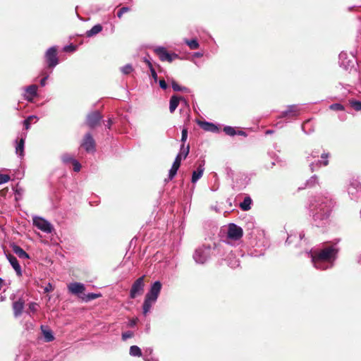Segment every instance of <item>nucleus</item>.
<instances>
[{
  "label": "nucleus",
  "instance_id": "44",
  "mask_svg": "<svg viewBox=\"0 0 361 361\" xmlns=\"http://www.w3.org/2000/svg\"><path fill=\"white\" fill-rule=\"evenodd\" d=\"M268 162L265 164V167L267 169H271L274 165H276V162L272 159H267Z\"/></svg>",
  "mask_w": 361,
  "mask_h": 361
},
{
  "label": "nucleus",
  "instance_id": "14",
  "mask_svg": "<svg viewBox=\"0 0 361 361\" xmlns=\"http://www.w3.org/2000/svg\"><path fill=\"white\" fill-rule=\"evenodd\" d=\"M204 162L202 161L199 164L197 168L193 171L192 174L191 182L192 183H197L202 176L204 171Z\"/></svg>",
  "mask_w": 361,
  "mask_h": 361
},
{
  "label": "nucleus",
  "instance_id": "58",
  "mask_svg": "<svg viewBox=\"0 0 361 361\" xmlns=\"http://www.w3.org/2000/svg\"><path fill=\"white\" fill-rule=\"evenodd\" d=\"M49 287H47V288H45V291H46V292H48V291H49V290L51 289V284H50V283L49 284Z\"/></svg>",
  "mask_w": 361,
  "mask_h": 361
},
{
  "label": "nucleus",
  "instance_id": "53",
  "mask_svg": "<svg viewBox=\"0 0 361 361\" xmlns=\"http://www.w3.org/2000/svg\"><path fill=\"white\" fill-rule=\"evenodd\" d=\"M144 62L147 65L149 69L153 68L152 63L147 59H144Z\"/></svg>",
  "mask_w": 361,
  "mask_h": 361
},
{
  "label": "nucleus",
  "instance_id": "55",
  "mask_svg": "<svg viewBox=\"0 0 361 361\" xmlns=\"http://www.w3.org/2000/svg\"><path fill=\"white\" fill-rule=\"evenodd\" d=\"M34 325L32 323H30L29 324H26V328L28 329H33Z\"/></svg>",
  "mask_w": 361,
  "mask_h": 361
},
{
  "label": "nucleus",
  "instance_id": "38",
  "mask_svg": "<svg viewBox=\"0 0 361 361\" xmlns=\"http://www.w3.org/2000/svg\"><path fill=\"white\" fill-rule=\"evenodd\" d=\"M133 71V68L130 64H127L122 68V72L126 75L130 73Z\"/></svg>",
  "mask_w": 361,
  "mask_h": 361
},
{
  "label": "nucleus",
  "instance_id": "42",
  "mask_svg": "<svg viewBox=\"0 0 361 361\" xmlns=\"http://www.w3.org/2000/svg\"><path fill=\"white\" fill-rule=\"evenodd\" d=\"M129 8L128 7H122L120 8L117 13V16L121 18L123 14L127 11H128Z\"/></svg>",
  "mask_w": 361,
  "mask_h": 361
},
{
  "label": "nucleus",
  "instance_id": "22",
  "mask_svg": "<svg viewBox=\"0 0 361 361\" xmlns=\"http://www.w3.org/2000/svg\"><path fill=\"white\" fill-rule=\"evenodd\" d=\"M329 164L328 159L324 160H315L312 163L310 164V166L312 171L317 170L318 168L321 166H326Z\"/></svg>",
  "mask_w": 361,
  "mask_h": 361
},
{
  "label": "nucleus",
  "instance_id": "47",
  "mask_svg": "<svg viewBox=\"0 0 361 361\" xmlns=\"http://www.w3.org/2000/svg\"><path fill=\"white\" fill-rule=\"evenodd\" d=\"M99 296V295H98V294H95V293H89V294L87 295V300H94V299L97 298Z\"/></svg>",
  "mask_w": 361,
  "mask_h": 361
},
{
  "label": "nucleus",
  "instance_id": "35",
  "mask_svg": "<svg viewBox=\"0 0 361 361\" xmlns=\"http://www.w3.org/2000/svg\"><path fill=\"white\" fill-rule=\"evenodd\" d=\"M11 180V177L8 174L0 173V185L8 183Z\"/></svg>",
  "mask_w": 361,
  "mask_h": 361
},
{
  "label": "nucleus",
  "instance_id": "51",
  "mask_svg": "<svg viewBox=\"0 0 361 361\" xmlns=\"http://www.w3.org/2000/svg\"><path fill=\"white\" fill-rule=\"evenodd\" d=\"M112 124H113V120L111 118H109L107 120L106 124H105V126L107 129H111Z\"/></svg>",
  "mask_w": 361,
  "mask_h": 361
},
{
  "label": "nucleus",
  "instance_id": "46",
  "mask_svg": "<svg viewBox=\"0 0 361 361\" xmlns=\"http://www.w3.org/2000/svg\"><path fill=\"white\" fill-rule=\"evenodd\" d=\"M37 304L35 302H31L29 304V309L31 312H35L37 310Z\"/></svg>",
  "mask_w": 361,
  "mask_h": 361
},
{
  "label": "nucleus",
  "instance_id": "59",
  "mask_svg": "<svg viewBox=\"0 0 361 361\" xmlns=\"http://www.w3.org/2000/svg\"><path fill=\"white\" fill-rule=\"evenodd\" d=\"M238 135H244L245 134V132H243V131L240 130V131H238Z\"/></svg>",
  "mask_w": 361,
  "mask_h": 361
},
{
  "label": "nucleus",
  "instance_id": "15",
  "mask_svg": "<svg viewBox=\"0 0 361 361\" xmlns=\"http://www.w3.org/2000/svg\"><path fill=\"white\" fill-rule=\"evenodd\" d=\"M6 258L10 262L13 269L16 271V274L20 276L22 275V270L16 257L11 254H8L6 255Z\"/></svg>",
  "mask_w": 361,
  "mask_h": 361
},
{
  "label": "nucleus",
  "instance_id": "7",
  "mask_svg": "<svg viewBox=\"0 0 361 361\" xmlns=\"http://www.w3.org/2000/svg\"><path fill=\"white\" fill-rule=\"evenodd\" d=\"M32 221L33 225L44 233H51L53 231L52 225L42 217L35 216Z\"/></svg>",
  "mask_w": 361,
  "mask_h": 361
},
{
  "label": "nucleus",
  "instance_id": "54",
  "mask_svg": "<svg viewBox=\"0 0 361 361\" xmlns=\"http://www.w3.org/2000/svg\"><path fill=\"white\" fill-rule=\"evenodd\" d=\"M329 156V154L328 153H323L322 155H321V158L322 159H324V158H328Z\"/></svg>",
  "mask_w": 361,
  "mask_h": 361
},
{
  "label": "nucleus",
  "instance_id": "23",
  "mask_svg": "<svg viewBox=\"0 0 361 361\" xmlns=\"http://www.w3.org/2000/svg\"><path fill=\"white\" fill-rule=\"evenodd\" d=\"M103 27L100 24L94 25L90 30L86 32L87 37H92L102 31Z\"/></svg>",
  "mask_w": 361,
  "mask_h": 361
},
{
  "label": "nucleus",
  "instance_id": "28",
  "mask_svg": "<svg viewBox=\"0 0 361 361\" xmlns=\"http://www.w3.org/2000/svg\"><path fill=\"white\" fill-rule=\"evenodd\" d=\"M129 353L133 357H141L142 356L141 349L137 345L130 346Z\"/></svg>",
  "mask_w": 361,
  "mask_h": 361
},
{
  "label": "nucleus",
  "instance_id": "5",
  "mask_svg": "<svg viewBox=\"0 0 361 361\" xmlns=\"http://www.w3.org/2000/svg\"><path fill=\"white\" fill-rule=\"evenodd\" d=\"M103 116L99 111H93L87 114L85 124L90 128L94 129L102 123Z\"/></svg>",
  "mask_w": 361,
  "mask_h": 361
},
{
  "label": "nucleus",
  "instance_id": "57",
  "mask_svg": "<svg viewBox=\"0 0 361 361\" xmlns=\"http://www.w3.org/2000/svg\"><path fill=\"white\" fill-rule=\"evenodd\" d=\"M305 236V234L303 232H301L299 235L300 239L302 240Z\"/></svg>",
  "mask_w": 361,
  "mask_h": 361
},
{
  "label": "nucleus",
  "instance_id": "20",
  "mask_svg": "<svg viewBox=\"0 0 361 361\" xmlns=\"http://www.w3.org/2000/svg\"><path fill=\"white\" fill-rule=\"evenodd\" d=\"M64 164L67 166H72L73 170L75 172L80 171L81 164L78 159H63Z\"/></svg>",
  "mask_w": 361,
  "mask_h": 361
},
{
  "label": "nucleus",
  "instance_id": "31",
  "mask_svg": "<svg viewBox=\"0 0 361 361\" xmlns=\"http://www.w3.org/2000/svg\"><path fill=\"white\" fill-rule=\"evenodd\" d=\"M37 90V86L36 85H31L26 88V92L31 97L36 96Z\"/></svg>",
  "mask_w": 361,
  "mask_h": 361
},
{
  "label": "nucleus",
  "instance_id": "56",
  "mask_svg": "<svg viewBox=\"0 0 361 361\" xmlns=\"http://www.w3.org/2000/svg\"><path fill=\"white\" fill-rule=\"evenodd\" d=\"M145 353L149 354V355H151L152 353V348H147V349H146Z\"/></svg>",
  "mask_w": 361,
  "mask_h": 361
},
{
  "label": "nucleus",
  "instance_id": "32",
  "mask_svg": "<svg viewBox=\"0 0 361 361\" xmlns=\"http://www.w3.org/2000/svg\"><path fill=\"white\" fill-rule=\"evenodd\" d=\"M185 43L188 45L190 49H197L199 47V43L195 39H186Z\"/></svg>",
  "mask_w": 361,
  "mask_h": 361
},
{
  "label": "nucleus",
  "instance_id": "61",
  "mask_svg": "<svg viewBox=\"0 0 361 361\" xmlns=\"http://www.w3.org/2000/svg\"><path fill=\"white\" fill-rule=\"evenodd\" d=\"M290 236L288 237V238H287V240H286V243H289V240H290Z\"/></svg>",
  "mask_w": 361,
  "mask_h": 361
},
{
  "label": "nucleus",
  "instance_id": "60",
  "mask_svg": "<svg viewBox=\"0 0 361 361\" xmlns=\"http://www.w3.org/2000/svg\"><path fill=\"white\" fill-rule=\"evenodd\" d=\"M144 359H145V361H156V360H151V359H149L148 357H145Z\"/></svg>",
  "mask_w": 361,
  "mask_h": 361
},
{
  "label": "nucleus",
  "instance_id": "43",
  "mask_svg": "<svg viewBox=\"0 0 361 361\" xmlns=\"http://www.w3.org/2000/svg\"><path fill=\"white\" fill-rule=\"evenodd\" d=\"M42 75H44V77L40 80V85H41V86H44L46 85V80L49 78V75L44 72H42Z\"/></svg>",
  "mask_w": 361,
  "mask_h": 361
},
{
  "label": "nucleus",
  "instance_id": "11",
  "mask_svg": "<svg viewBox=\"0 0 361 361\" xmlns=\"http://www.w3.org/2000/svg\"><path fill=\"white\" fill-rule=\"evenodd\" d=\"M243 229L235 224H230L228 228L227 237L229 240H238L243 236Z\"/></svg>",
  "mask_w": 361,
  "mask_h": 361
},
{
  "label": "nucleus",
  "instance_id": "50",
  "mask_svg": "<svg viewBox=\"0 0 361 361\" xmlns=\"http://www.w3.org/2000/svg\"><path fill=\"white\" fill-rule=\"evenodd\" d=\"M149 70H150V72H151L152 77V78H153V79L154 80V82H157V81L158 78H157V73H156V71H155V70H154V67H153V68H150Z\"/></svg>",
  "mask_w": 361,
  "mask_h": 361
},
{
  "label": "nucleus",
  "instance_id": "3",
  "mask_svg": "<svg viewBox=\"0 0 361 361\" xmlns=\"http://www.w3.org/2000/svg\"><path fill=\"white\" fill-rule=\"evenodd\" d=\"M224 245L225 244L224 243L216 245L214 244L212 247L203 245L195 250L193 259L196 263L203 264L206 263L212 255L223 257L224 255Z\"/></svg>",
  "mask_w": 361,
  "mask_h": 361
},
{
  "label": "nucleus",
  "instance_id": "8",
  "mask_svg": "<svg viewBox=\"0 0 361 361\" xmlns=\"http://www.w3.org/2000/svg\"><path fill=\"white\" fill-rule=\"evenodd\" d=\"M45 59L48 68H52L59 63L57 49L56 47H50L45 53Z\"/></svg>",
  "mask_w": 361,
  "mask_h": 361
},
{
  "label": "nucleus",
  "instance_id": "2",
  "mask_svg": "<svg viewBox=\"0 0 361 361\" xmlns=\"http://www.w3.org/2000/svg\"><path fill=\"white\" fill-rule=\"evenodd\" d=\"M337 253L338 248L335 245H325L322 248L311 251V258L314 267L321 270L332 267Z\"/></svg>",
  "mask_w": 361,
  "mask_h": 361
},
{
  "label": "nucleus",
  "instance_id": "18",
  "mask_svg": "<svg viewBox=\"0 0 361 361\" xmlns=\"http://www.w3.org/2000/svg\"><path fill=\"white\" fill-rule=\"evenodd\" d=\"M40 329L45 342H51L54 340V334L48 326L42 325Z\"/></svg>",
  "mask_w": 361,
  "mask_h": 361
},
{
  "label": "nucleus",
  "instance_id": "12",
  "mask_svg": "<svg viewBox=\"0 0 361 361\" xmlns=\"http://www.w3.org/2000/svg\"><path fill=\"white\" fill-rule=\"evenodd\" d=\"M80 147L87 152H92L95 150L96 143L91 133H87L85 135Z\"/></svg>",
  "mask_w": 361,
  "mask_h": 361
},
{
  "label": "nucleus",
  "instance_id": "29",
  "mask_svg": "<svg viewBox=\"0 0 361 361\" xmlns=\"http://www.w3.org/2000/svg\"><path fill=\"white\" fill-rule=\"evenodd\" d=\"M348 102H349L350 107H352L355 111H361V102L360 101H357L355 99H349Z\"/></svg>",
  "mask_w": 361,
  "mask_h": 361
},
{
  "label": "nucleus",
  "instance_id": "25",
  "mask_svg": "<svg viewBox=\"0 0 361 361\" xmlns=\"http://www.w3.org/2000/svg\"><path fill=\"white\" fill-rule=\"evenodd\" d=\"M252 200L250 197H246L244 200L240 204V207L243 211H248L250 209Z\"/></svg>",
  "mask_w": 361,
  "mask_h": 361
},
{
  "label": "nucleus",
  "instance_id": "13",
  "mask_svg": "<svg viewBox=\"0 0 361 361\" xmlns=\"http://www.w3.org/2000/svg\"><path fill=\"white\" fill-rule=\"evenodd\" d=\"M197 125L204 130L216 133L219 131V128L213 123H209L205 121H197Z\"/></svg>",
  "mask_w": 361,
  "mask_h": 361
},
{
  "label": "nucleus",
  "instance_id": "1",
  "mask_svg": "<svg viewBox=\"0 0 361 361\" xmlns=\"http://www.w3.org/2000/svg\"><path fill=\"white\" fill-rule=\"evenodd\" d=\"M332 207V200L328 195H319L313 198L310 208L316 226H322L328 222Z\"/></svg>",
  "mask_w": 361,
  "mask_h": 361
},
{
  "label": "nucleus",
  "instance_id": "39",
  "mask_svg": "<svg viewBox=\"0 0 361 361\" xmlns=\"http://www.w3.org/2000/svg\"><path fill=\"white\" fill-rule=\"evenodd\" d=\"M75 49H76V46H75L73 44H70L68 46H66L63 48V51L66 52L74 51H75Z\"/></svg>",
  "mask_w": 361,
  "mask_h": 361
},
{
  "label": "nucleus",
  "instance_id": "34",
  "mask_svg": "<svg viewBox=\"0 0 361 361\" xmlns=\"http://www.w3.org/2000/svg\"><path fill=\"white\" fill-rule=\"evenodd\" d=\"M224 131L226 133V134L228 135H231V136H233L235 135V134H237L234 128L233 127H231V126H226L224 128Z\"/></svg>",
  "mask_w": 361,
  "mask_h": 361
},
{
  "label": "nucleus",
  "instance_id": "24",
  "mask_svg": "<svg viewBox=\"0 0 361 361\" xmlns=\"http://www.w3.org/2000/svg\"><path fill=\"white\" fill-rule=\"evenodd\" d=\"M180 97L173 95L170 99L169 110L171 113H173L178 106Z\"/></svg>",
  "mask_w": 361,
  "mask_h": 361
},
{
  "label": "nucleus",
  "instance_id": "10",
  "mask_svg": "<svg viewBox=\"0 0 361 361\" xmlns=\"http://www.w3.org/2000/svg\"><path fill=\"white\" fill-rule=\"evenodd\" d=\"M154 52L161 61L171 63L173 60L178 59V54L168 52L164 47H157L154 49Z\"/></svg>",
  "mask_w": 361,
  "mask_h": 361
},
{
  "label": "nucleus",
  "instance_id": "16",
  "mask_svg": "<svg viewBox=\"0 0 361 361\" xmlns=\"http://www.w3.org/2000/svg\"><path fill=\"white\" fill-rule=\"evenodd\" d=\"M68 288L71 293L78 295L83 293L85 290V286L81 283L75 282L70 283L68 286Z\"/></svg>",
  "mask_w": 361,
  "mask_h": 361
},
{
  "label": "nucleus",
  "instance_id": "33",
  "mask_svg": "<svg viewBox=\"0 0 361 361\" xmlns=\"http://www.w3.org/2000/svg\"><path fill=\"white\" fill-rule=\"evenodd\" d=\"M189 149H190L189 145H188L185 147L183 145V147L180 149V152L176 156V158H186V157L188 156V154L189 153Z\"/></svg>",
  "mask_w": 361,
  "mask_h": 361
},
{
  "label": "nucleus",
  "instance_id": "45",
  "mask_svg": "<svg viewBox=\"0 0 361 361\" xmlns=\"http://www.w3.org/2000/svg\"><path fill=\"white\" fill-rule=\"evenodd\" d=\"M187 137H188V130H187V128H183L182 130L181 141L185 142L187 140Z\"/></svg>",
  "mask_w": 361,
  "mask_h": 361
},
{
  "label": "nucleus",
  "instance_id": "40",
  "mask_svg": "<svg viewBox=\"0 0 361 361\" xmlns=\"http://www.w3.org/2000/svg\"><path fill=\"white\" fill-rule=\"evenodd\" d=\"M295 112V106H290L288 111H283L282 113L281 117H286L290 114H293Z\"/></svg>",
  "mask_w": 361,
  "mask_h": 361
},
{
  "label": "nucleus",
  "instance_id": "49",
  "mask_svg": "<svg viewBox=\"0 0 361 361\" xmlns=\"http://www.w3.org/2000/svg\"><path fill=\"white\" fill-rule=\"evenodd\" d=\"M228 265L232 268H235L239 266V262L237 259H234L233 261H231Z\"/></svg>",
  "mask_w": 361,
  "mask_h": 361
},
{
  "label": "nucleus",
  "instance_id": "27",
  "mask_svg": "<svg viewBox=\"0 0 361 361\" xmlns=\"http://www.w3.org/2000/svg\"><path fill=\"white\" fill-rule=\"evenodd\" d=\"M171 86L175 92H189L188 89L186 87L180 86L174 80H171Z\"/></svg>",
  "mask_w": 361,
  "mask_h": 361
},
{
  "label": "nucleus",
  "instance_id": "48",
  "mask_svg": "<svg viewBox=\"0 0 361 361\" xmlns=\"http://www.w3.org/2000/svg\"><path fill=\"white\" fill-rule=\"evenodd\" d=\"M159 86L163 90H166L168 87V85L164 79H161L159 80Z\"/></svg>",
  "mask_w": 361,
  "mask_h": 361
},
{
  "label": "nucleus",
  "instance_id": "52",
  "mask_svg": "<svg viewBox=\"0 0 361 361\" xmlns=\"http://www.w3.org/2000/svg\"><path fill=\"white\" fill-rule=\"evenodd\" d=\"M137 322V319H132L129 321L128 326L130 327H133L136 325Z\"/></svg>",
  "mask_w": 361,
  "mask_h": 361
},
{
  "label": "nucleus",
  "instance_id": "4",
  "mask_svg": "<svg viewBox=\"0 0 361 361\" xmlns=\"http://www.w3.org/2000/svg\"><path fill=\"white\" fill-rule=\"evenodd\" d=\"M161 289L160 281H155L147 293L143 302V314L146 315L151 310L152 305L156 302Z\"/></svg>",
  "mask_w": 361,
  "mask_h": 361
},
{
  "label": "nucleus",
  "instance_id": "37",
  "mask_svg": "<svg viewBox=\"0 0 361 361\" xmlns=\"http://www.w3.org/2000/svg\"><path fill=\"white\" fill-rule=\"evenodd\" d=\"M330 109L334 111H343L344 106L338 103L333 104L330 106Z\"/></svg>",
  "mask_w": 361,
  "mask_h": 361
},
{
  "label": "nucleus",
  "instance_id": "17",
  "mask_svg": "<svg viewBox=\"0 0 361 361\" xmlns=\"http://www.w3.org/2000/svg\"><path fill=\"white\" fill-rule=\"evenodd\" d=\"M25 302L23 299H19L13 303V314L15 317H18L21 315L24 309Z\"/></svg>",
  "mask_w": 361,
  "mask_h": 361
},
{
  "label": "nucleus",
  "instance_id": "19",
  "mask_svg": "<svg viewBox=\"0 0 361 361\" xmlns=\"http://www.w3.org/2000/svg\"><path fill=\"white\" fill-rule=\"evenodd\" d=\"M180 164H181V159H175V161H173L172 166L170 169L169 172V177H168L169 180H171L175 177V176L176 175L177 171L180 166Z\"/></svg>",
  "mask_w": 361,
  "mask_h": 361
},
{
  "label": "nucleus",
  "instance_id": "36",
  "mask_svg": "<svg viewBox=\"0 0 361 361\" xmlns=\"http://www.w3.org/2000/svg\"><path fill=\"white\" fill-rule=\"evenodd\" d=\"M122 340L126 341L128 338H133L134 336V333L131 331H127L122 334Z\"/></svg>",
  "mask_w": 361,
  "mask_h": 361
},
{
  "label": "nucleus",
  "instance_id": "21",
  "mask_svg": "<svg viewBox=\"0 0 361 361\" xmlns=\"http://www.w3.org/2000/svg\"><path fill=\"white\" fill-rule=\"evenodd\" d=\"M13 252L21 259H29V255L26 252L17 245L11 246Z\"/></svg>",
  "mask_w": 361,
  "mask_h": 361
},
{
  "label": "nucleus",
  "instance_id": "9",
  "mask_svg": "<svg viewBox=\"0 0 361 361\" xmlns=\"http://www.w3.org/2000/svg\"><path fill=\"white\" fill-rule=\"evenodd\" d=\"M144 276L138 278L132 285L130 290V298H135L137 296L142 295L144 290Z\"/></svg>",
  "mask_w": 361,
  "mask_h": 361
},
{
  "label": "nucleus",
  "instance_id": "26",
  "mask_svg": "<svg viewBox=\"0 0 361 361\" xmlns=\"http://www.w3.org/2000/svg\"><path fill=\"white\" fill-rule=\"evenodd\" d=\"M24 144L25 141L23 139H20V141L17 143L16 147V152L18 156H24Z\"/></svg>",
  "mask_w": 361,
  "mask_h": 361
},
{
  "label": "nucleus",
  "instance_id": "30",
  "mask_svg": "<svg viewBox=\"0 0 361 361\" xmlns=\"http://www.w3.org/2000/svg\"><path fill=\"white\" fill-rule=\"evenodd\" d=\"M37 117L35 116H28L23 122L24 123V126L26 130L29 129L30 127V124L32 123V122H37Z\"/></svg>",
  "mask_w": 361,
  "mask_h": 361
},
{
  "label": "nucleus",
  "instance_id": "6",
  "mask_svg": "<svg viewBox=\"0 0 361 361\" xmlns=\"http://www.w3.org/2000/svg\"><path fill=\"white\" fill-rule=\"evenodd\" d=\"M348 192L352 200H358L361 199V183L355 179L350 180Z\"/></svg>",
  "mask_w": 361,
  "mask_h": 361
},
{
  "label": "nucleus",
  "instance_id": "41",
  "mask_svg": "<svg viewBox=\"0 0 361 361\" xmlns=\"http://www.w3.org/2000/svg\"><path fill=\"white\" fill-rule=\"evenodd\" d=\"M317 180V177L315 176H312L309 180L307 181L306 185L307 187L313 186Z\"/></svg>",
  "mask_w": 361,
  "mask_h": 361
}]
</instances>
